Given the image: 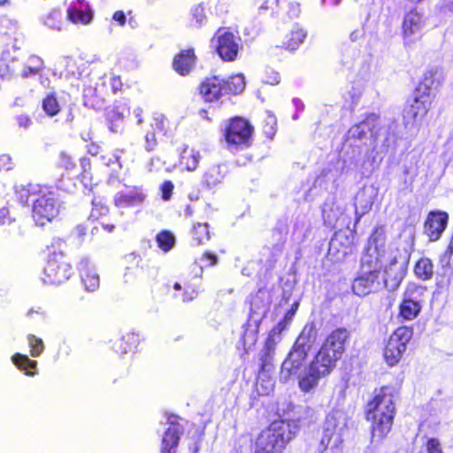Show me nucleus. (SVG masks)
<instances>
[{
	"mask_svg": "<svg viewBox=\"0 0 453 453\" xmlns=\"http://www.w3.org/2000/svg\"><path fill=\"white\" fill-rule=\"evenodd\" d=\"M348 337L349 333L346 329L339 328L333 331L309 365L303 369L316 338L312 326H304L281 365L280 380L288 382L292 378H297L303 392L311 391L321 379L328 376L335 368L337 361L344 352Z\"/></svg>",
	"mask_w": 453,
	"mask_h": 453,
	"instance_id": "f257e3e1",
	"label": "nucleus"
},
{
	"mask_svg": "<svg viewBox=\"0 0 453 453\" xmlns=\"http://www.w3.org/2000/svg\"><path fill=\"white\" fill-rule=\"evenodd\" d=\"M395 391L391 387L375 390L369 402L366 418L372 422V441L382 440L391 430L395 415Z\"/></svg>",
	"mask_w": 453,
	"mask_h": 453,
	"instance_id": "f03ea898",
	"label": "nucleus"
},
{
	"mask_svg": "<svg viewBox=\"0 0 453 453\" xmlns=\"http://www.w3.org/2000/svg\"><path fill=\"white\" fill-rule=\"evenodd\" d=\"M20 199L26 196L25 203H32V218L35 224L43 226L56 219L61 209V203L55 192L48 188L29 184L22 188Z\"/></svg>",
	"mask_w": 453,
	"mask_h": 453,
	"instance_id": "7ed1b4c3",
	"label": "nucleus"
},
{
	"mask_svg": "<svg viewBox=\"0 0 453 453\" xmlns=\"http://www.w3.org/2000/svg\"><path fill=\"white\" fill-rule=\"evenodd\" d=\"M298 431L295 420H275L259 434L253 453H282Z\"/></svg>",
	"mask_w": 453,
	"mask_h": 453,
	"instance_id": "20e7f679",
	"label": "nucleus"
},
{
	"mask_svg": "<svg viewBox=\"0 0 453 453\" xmlns=\"http://www.w3.org/2000/svg\"><path fill=\"white\" fill-rule=\"evenodd\" d=\"M413 237L406 241L403 247V254L398 255V252H390L382 265L384 268V279L382 280L384 288L389 291L395 290L401 284L407 269V265L412 251Z\"/></svg>",
	"mask_w": 453,
	"mask_h": 453,
	"instance_id": "39448f33",
	"label": "nucleus"
},
{
	"mask_svg": "<svg viewBox=\"0 0 453 453\" xmlns=\"http://www.w3.org/2000/svg\"><path fill=\"white\" fill-rule=\"evenodd\" d=\"M43 68V60L36 55L29 56L25 63H21L10 50H4L0 54V76L3 78L12 75L28 78L37 75Z\"/></svg>",
	"mask_w": 453,
	"mask_h": 453,
	"instance_id": "423d86ee",
	"label": "nucleus"
},
{
	"mask_svg": "<svg viewBox=\"0 0 453 453\" xmlns=\"http://www.w3.org/2000/svg\"><path fill=\"white\" fill-rule=\"evenodd\" d=\"M385 233L381 227H376L368 241V247L361 257L360 270H374L380 273V269L388 257L385 250Z\"/></svg>",
	"mask_w": 453,
	"mask_h": 453,
	"instance_id": "0eeeda50",
	"label": "nucleus"
},
{
	"mask_svg": "<svg viewBox=\"0 0 453 453\" xmlns=\"http://www.w3.org/2000/svg\"><path fill=\"white\" fill-rule=\"evenodd\" d=\"M349 417L344 411L334 410L326 418L321 443L338 449L348 431Z\"/></svg>",
	"mask_w": 453,
	"mask_h": 453,
	"instance_id": "6e6552de",
	"label": "nucleus"
},
{
	"mask_svg": "<svg viewBox=\"0 0 453 453\" xmlns=\"http://www.w3.org/2000/svg\"><path fill=\"white\" fill-rule=\"evenodd\" d=\"M427 22L424 12L418 8L405 12L402 20V37L405 47L411 48L421 38Z\"/></svg>",
	"mask_w": 453,
	"mask_h": 453,
	"instance_id": "1a4fd4ad",
	"label": "nucleus"
},
{
	"mask_svg": "<svg viewBox=\"0 0 453 453\" xmlns=\"http://www.w3.org/2000/svg\"><path fill=\"white\" fill-rule=\"evenodd\" d=\"M72 266L65 261L62 251L50 250L42 280L46 284L58 285L66 281L72 275Z\"/></svg>",
	"mask_w": 453,
	"mask_h": 453,
	"instance_id": "9d476101",
	"label": "nucleus"
},
{
	"mask_svg": "<svg viewBox=\"0 0 453 453\" xmlns=\"http://www.w3.org/2000/svg\"><path fill=\"white\" fill-rule=\"evenodd\" d=\"M412 335V328L408 326H400L390 335L384 349V358L389 366L399 363Z\"/></svg>",
	"mask_w": 453,
	"mask_h": 453,
	"instance_id": "9b49d317",
	"label": "nucleus"
},
{
	"mask_svg": "<svg viewBox=\"0 0 453 453\" xmlns=\"http://www.w3.org/2000/svg\"><path fill=\"white\" fill-rule=\"evenodd\" d=\"M240 37L226 28H219L211 40L212 46L225 61L235 59L240 44Z\"/></svg>",
	"mask_w": 453,
	"mask_h": 453,
	"instance_id": "f8f14e48",
	"label": "nucleus"
},
{
	"mask_svg": "<svg viewBox=\"0 0 453 453\" xmlns=\"http://www.w3.org/2000/svg\"><path fill=\"white\" fill-rule=\"evenodd\" d=\"M252 134L250 123L242 118L231 120L225 132V139L230 150L246 147Z\"/></svg>",
	"mask_w": 453,
	"mask_h": 453,
	"instance_id": "ddd939ff",
	"label": "nucleus"
},
{
	"mask_svg": "<svg viewBox=\"0 0 453 453\" xmlns=\"http://www.w3.org/2000/svg\"><path fill=\"white\" fill-rule=\"evenodd\" d=\"M384 288L379 273L374 270H359L352 282L353 293L358 296H365L369 294L380 291Z\"/></svg>",
	"mask_w": 453,
	"mask_h": 453,
	"instance_id": "4468645a",
	"label": "nucleus"
},
{
	"mask_svg": "<svg viewBox=\"0 0 453 453\" xmlns=\"http://www.w3.org/2000/svg\"><path fill=\"white\" fill-rule=\"evenodd\" d=\"M284 331L283 323L276 325L269 333L265 346L260 351V369L263 372H269L273 367L276 345L281 341V333Z\"/></svg>",
	"mask_w": 453,
	"mask_h": 453,
	"instance_id": "2eb2a0df",
	"label": "nucleus"
},
{
	"mask_svg": "<svg viewBox=\"0 0 453 453\" xmlns=\"http://www.w3.org/2000/svg\"><path fill=\"white\" fill-rule=\"evenodd\" d=\"M432 104V96L427 94L415 92L413 99L409 102L403 111L405 125L422 120L426 115Z\"/></svg>",
	"mask_w": 453,
	"mask_h": 453,
	"instance_id": "dca6fc26",
	"label": "nucleus"
},
{
	"mask_svg": "<svg viewBox=\"0 0 453 453\" xmlns=\"http://www.w3.org/2000/svg\"><path fill=\"white\" fill-rule=\"evenodd\" d=\"M425 289L421 287L410 286L400 305V316L405 320L414 319L421 311L419 297Z\"/></svg>",
	"mask_w": 453,
	"mask_h": 453,
	"instance_id": "f3484780",
	"label": "nucleus"
},
{
	"mask_svg": "<svg viewBox=\"0 0 453 453\" xmlns=\"http://www.w3.org/2000/svg\"><path fill=\"white\" fill-rule=\"evenodd\" d=\"M77 269L84 289L89 293L96 292L100 287V276L91 259L81 257Z\"/></svg>",
	"mask_w": 453,
	"mask_h": 453,
	"instance_id": "a211bd4d",
	"label": "nucleus"
},
{
	"mask_svg": "<svg viewBox=\"0 0 453 453\" xmlns=\"http://www.w3.org/2000/svg\"><path fill=\"white\" fill-rule=\"evenodd\" d=\"M449 220V215L442 211H430L424 224V233L431 242L440 239Z\"/></svg>",
	"mask_w": 453,
	"mask_h": 453,
	"instance_id": "6ab92c4d",
	"label": "nucleus"
},
{
	"mask_svg": "<svg viewBox=\"0 0 453 453\" xmlns=\"http://www.w3.org/2000/svg\"><path fill=\"white\" fill-rule=\"evenodd\" d=\"M396 125L391 122L388 126L381 127L374 138L373 150L376 155H384L394 150L396 143Z\"/></svg>",
	"mask_w": 453,
	"mask_h": 453,
	"instance_id": "aec40b11",
	"label": "nucleus"
},
{
	"mask_svg": "<svg viewBox=\"0 0 453 453\" xmlns=\"http://www.w3.org/2000/svg\"><path fill=\"white\" fill-rule=\"evenodd\" d=\"M39 22L46 29L53 33H61L66 31L69 27L65 13L60 7H53L39 18Z\"/></svg>",
	"mask_w": 453,
	"mask_h": 453,
	"instance_id": "412c9836",
	"label": "nucleus"
},
{
	"mask_svg": "<svg viewBox=\"0 0 453 453\" xmlns=\"http://www.w3.org/2000/svg\"><path fill=\"white\" fill-rule=\"evenodd\" d=\"M178 417L171 415L167 418L169 426L162 439L161 453H175L179 443L180 434L182 433L181 426L178 424Z\"/></svg>",
	"mask_w": 453,
	"mask_h": 453,
	"instance_id": "4be33fe9",
	"label": "nucleus"
},
{
	"mask_svg": "<svg viewBox=\"0 0 453 453\" xmlns=\"http://www.w3.org/2000/svg\"><path fill=\"white\" fill-rule=\"evenodd\" d=\"M321 211L325 224L334 226L342 217L345 208L342 202L331 196L326 199Z\"/></svg>",
	"mask_w": 453,
	"mask_h": 453,
	"instance_id": "5701e85b",
	"label": "nucleus"
},
{
	"mask_svg": "<svg viewBox=\"0 0 453 453\" xmlns=\"http://www.w3.org/2000/svg\"><path fill=\"white\" fill-rule=\"evenodd\" d=\"M146 198V194L142 188L134 187L118 192L114 196V203L117 207L127 208L142 204Z\"/></svg>",
	"mask_w": 453,
	"mask_h": 453,
	"instance_id": "b1692460",
	"label": "nucleus"
},
{
	"mask_svg": "<svg viewBox=\"0 0 453 453\" xmlns=\"http://www.w3.org/2000/svg\"><path fill=\"white\" fill-rule=\"evenodd\" d=\"M377 122V116L372 114L368 116L365 119L352 126L347 134V140L354 142L360 141L364 142L368 139L369 136H372V128L375 127Z\"/></svg>",
	"mask_w": 453,
	"mask_h": 453,
	"instance_id": "393cba45",
	"label": "nucleus"
},
{
	"mask_svg": "<svg viewBox=\"0 0 453 453\" xmlns=\"http://www.w3.org/2000/svg\"><path fill=\"white\" fill-rule=\"evenodd\" d=\"M128 112L129 107L124 101L116 102L107 110L106 119L109 121V127L112 132L118 133L120 131L122 121Z\"/></svg>",
	"mask_w": 453,
	"mask_h": 453,
	"instance_id": "a878e982",
	"label": "nucleus"
},
{
	"mask_svg": "<svg viewBox=\"0 0 453 453\" xmlns=\"http://www.w3.org/2000/svg\"><path fill=\"white\" fill-rule=\"evenodd\" d=\"M200 94L207 102L218 100L225 94L222 80L218 76L207 78L200 85Z\"/></svg>",
	"mask_w": 453,
	"mask_h": 453,
	"instance_id": "bb28decb",
	"label": "nucleus"
},
{
	"mask_svg": "<svg viewBox=\"0 0 453 453\" xmlns=\"http://www.w3.org/2000/svg\"><path fill=\"white\" fill-rule=\"evenodd\" d=\"M195 53L192 50L180 51L173 59V69L180 75L188 74L195 64Z\"/></svg>",
	"mask_w": 453,
	"mask_h": 453,
	"instance_id": "cd10ccee",
	"label": "nucleus"
},
{
	"mask_svg": "<svg viewBox=\"0 0 453 453\" xmlns=\"http://www.w3.org/2000/svg\"><path fill=\"white\" fill-rule=\"evenodd\" d=\"M226 173V166L225 165H216L209 167L203 174V183L208 188H216L219 185Z\"/></svg>",
	"mask_w": 453,
	"mask_h": 453,
	"instance_id": "c85d7f7f",
	"label": "nucleus"
},
{
	"mask_svg": "<svg viewBox=\"0 0 453 453\" xmlns=\"http://www.w3.org/2000/svg\"><path fill=\"white\" fill-rule=\"evenodd\" d=\"M265 292L259 291L250 303V311L252 317H257L256 320L261 319L263 317H265L269 309V302L267 299L265 300Z\"/></svg>",
	"mask_w": 453,
	"mask_h": 453,
	"instance_id": "c756f323",
	"label": "nucleus"
},
{
	"mask_svg": "<svg viewBox=\"0 0 453 453\" xmlns=\"http://www.w3.org/2000/svg\"><path fill=\"white\" fill-rule=\"evenodd\" d=\"M372 197L367 196L365 190H361L357 194L355 203L357 222L372 209Z\"/></svg>",
	"mask_w": 453,
	"mask_h": 453,
	"instance_id": "7c9ffc66",
	"label": "nucleus"
},
{
	"mask_svg": "<svg viewBox=\"0 0 453 453\" xmlns=\"http://www.w3.org/2000/svg\"><path fill=\"white\" fill-rule=\"evenodd\" d=\"M12 360L13 364L21 371H24L26 374L33 376L35 374V369L37 362L31 360L27 356L17 353L12 356Z\"/></svg>",
	"mask_w": 453,
	"mask_h": 453,
	"instance_id": "2f4dec72",
	"label": "nucleus"
},
{
	"mask_svg": "<svg viewBox=\"0 0 453 453\" xmlns=\"http://www.w3.org/2000/svg\"><path fill=\"white\" fill-rule=\"evenodd\" d=\"M414 273L422 280H430L434 275V265L432 261L427 257L420 258L415 265Z\"/></svg>",
	"mask_w": 453,
	"mask_h": 453,
	"instance_id": "473e14b6",
	"label": "nucleus"
},
{
	"mask_svg": "<svg viewBox=\"0 0 453 453\" xmlns=\"http://www.w3.org/2000/svg\"><path fill=\"white\" fill-rule=\"evenodd\" d=\"M222 83L225 94H239L245 88V79L241 73L231 76L227 81L222 80Z\"/></svg>",
	"mask_w": 453,
	"mask_h": 453,
	"instance_id": "72a5a7b5",
	"label": "nucleus"
},
{
	"mask_svg": "<svg viewBox=\"0 0 453 453\" xmlns=\"http://www.w3.org/2000/svg\"><path fill=\"white\" fill-rule=\"evenodd\" d=\"M199 160L200 153L198 151L188 148L183 150L180 156V165H183L188 171L196 170Z\"/></svg>",
	"mask_w": 453,
	"mask_h": 453,
	"instance_id": "f704fd0d",
	"label": "nucleus"
},
{
	"mask_svg": "<svg viewBox=\"0 0 453 453\" xmlns=\"http://www.w3.org/2000/svg\"><path fill=\"white\" fill-rule=\"evenodd\" d=\"M435 74L436 72L434 70L426 71L424 73L422 81L419 83L415 92L419 94H427L431 96V92L436 84V81L434 78Z\"/></svg>",
	"mask_w": 453,
	"mask_h": 453,
	"instance_id": "c9c22d12",
	"label": "nucleus"
},
{
	"mask_svg": "<svg viewBox=\"0 0 453 453\" xmlns=\"http://www.w3.org/2000/svg\"><path fill=\"white\" fill-rule=\"evenodd\" d=\"M306 32L298 27H295L289 35L288 42L285 43L286 48L290 50H296L306 38Z\"/></svg>",
	"mask_w": 453,
	"mask_h": 453,
	"instance_id": "e433bc0d",
	"label": "nucleus"
},
{
	"mask_svg": "<svg viewBox=\"0 0 453 453\" xmlns=\"http://www.w3.org/2000/svg\"><path fill=\"white\" fill-rule=\"evenodd\" d=\"M156 241L157 246L164 251H170L175 244V237L169 231H162L157 234Z\"/></svg>",
	"mask_w": 453,
	"mask_h": 453,
	"instance_id": "4c0bfd02",
	"label": "nucleus"
},
{
	"mask_svg": "<svg viewBox=\"0 0 453 453\" xmlns=\"http://www.w3.org/2000/svg\"><path fill=\"white\" fill-rule=\"evenodd\" d=\"M137 342V335L134 334H128L123 336L118 342L115 343L114 349L116 352L127 354L132 351L133 345Z\"/></svg>",
	"mask_w": 453,
	"mask_h": 453,
	"instance_id": "58836bf2",
	"label": "nucleus"
},
{
	"mask_svg": "<svg viewBox=\"0 0 453 453\" xmlns=\"http://www.w3.org/2000/svg\"><path fill=\"white\" fill-rule=\"evenodd\" d=\"M193 239L196 241L197 245L203 244L210 239L208 225L206 223H197L192 229Z\"/></svg>",
	"mask_w": 453,
	"mask_h": 453,
	"instance_id": "ea45409f",
	"label": "nucleus"
},
{
	"mask_svg": "<svg viewBox=\"0 0 453 453\" xmlns=\"http://www.w3.org/2000/svg\"><path fill=\"white\" fill-rule=\"evenodd\" d=\"M0 31L5 35L16 36L19 32L18 21L8 17L1 18Z\"/></svg>",
	"mask_w": 453,
	"mask_h": 453,
	"instance_id": "a19ab883",
	"label": "nucleus"
},
{
	"mask_svg": "<svg viewBox=\"0 0 453 453\" xmlns=\"http://www.w3.org/2000/svg\"><path fill=\"white\" fill-rule=\"evenodd\" d=\"M65 17L67 19V22H71L75 25H88L91 22L93 19V13H82L80 12H74L73 15H71L70 11H66Z\"/></svg>",
	"mask_w": 453,
	"mask_h": 453,
	"instance_id": "79ce46f5",
	"label": "nucleus"
},
{
	"mask_svg": "<svg viewBox=\"0 0 453 453\" xmlns=\"http://www.w3.org/2000/svg\"><path fill=\"white\" fill-rule=\"evenodd\" d=\"M27 343L30 348V355L33 357H38L42 355V353L44 351V343L41 338L36 337L34 334H28L27 337Z\"/></svg>",
	"mask_w": 453,
	"mask_h": 453,
	"instance_id": "37998d69",
	"label": "nucleus"
},
{
	"mask_svg": "<svg viewBox=\"0 0 453 453\" xmlns=\"http://www.w3.org/2000/svg\"><path fill=\"white\" fill-rule=\"evenodd\" d=\"M343 237V234H336L334 237L332 238V240L329 242V253H333L335 250L339 253L340 257H344L345 255L348 254L349 250V245L342 247V250L338 249L339 245L342 243ZM345 241L348 242V244H349V239L347 237H345Z\"/></svg>",
	"mask_w": 453,
	"mask_h": 453,
	"instance_id": "c03bdc74",
	"label": "nucleus"
},
{
	"mask_svg": "<svg viewBox=\"0 0 453 453\" xmlns=\"http://www.w3.org/2000/svg\"><path fill=\"white\" fill-rule=\"evenodd\" d=\"M42 108L44 111L50 116L56 115L60 110L58 102L53 94L48 95L43 99Z\"/></svg>",
	"mask_w": 453,
	"mask_h": 453,
	"instance_id": "a18cd8bd",
	"label": "nucleus"
},
{
	"mask_svg": "<svg viewBox=\"0 0 453 453\" xmlns=\"http://www.w3.org/2000/svg\"><path fill=\"white\" fill-rule=\"evenodd\" d=\"M66 11H70L71 15H73L74 12H80L82 13H93L89 4L85 0L71 1Z\"/></svg>",
	"mask_w": 453,
	"mask_h": 453,
	"instance_id": "49530a36",
	"label": "nucleus"
},
{
	"mask_svg": "<svg viewBox=\"0 0 453 453\" xmlns=\"http://www.w3.org/2000/svg\"><path fill=\"white\" fill-rule=\"evenodd\" d=\"M192 25L194 27H199L203 25L206 20L205 11L204 8L201 5H196L192 9Z\"/></svg>",
	"mask_w": 453,
	"mask_h": 453,
	"instance_id": "de8ad7c7",
	"label": "nucleus"
},
{
	"mask_svg": "<svg viewBox=\"0 0 453 453\" xmlns=\"http://www.w3.org/2000/svg\"><path fill=\"white\" fill-rule=\"evenodd\" d=\"M277 119L273 114L268 113L264 121V133L267 137L273 138L276 133Z\"/></svg>",
	"mask_w": 453,
	"mask_h": 453,
	"instance_id": "09e8293b",
	"label": "nucleus"
},
{
	"mask_svg": "<svg viewBox=\"0 0 453 453\" xmlns=\"http://www.w3.org/2000/svg\"><path fill=\"white\" fill-rule=\"evenodd\" d=\"M167 120L163 115H156L153 118V122L151 123V130L157 133H165L166 127Z\"/></svg>",
	"mask_w": 453,
	"mask_h": 453,
	"instance_id": "8fccbe9b",
	"label": "nucleus"
},
{
	"mask_svg": "<svg viewBox=\"0 0 453 453\" xmlns=\"http://www.w3.org/2000/svg\"><path fill=\"white\" fill-rule=\"evenodd\" d=\"M157 145V141L156 138V133L154 131H147L144 136V144L143 147L146 151L150 152L155 150Z\"/></svg>",
	"mask_w": 453,
	"mask_h": 453,
	"instance_id": "3c124183",
	"label": "nucleus"
},
{
	"mask_svg": "<svg viewBox=\"0 0 453 453\" xmlns=\"http://www.w3.org/2000/svg\"><path fill=\"white\" fill-rule=\"evenodd\" d=\"M265 83L270 85H277L280 81V76L278 72L273 69L267 68L265 71V76L263 78Z\"/></svg>",
	"mask_w": 453,
	"mask_h": 453,
	"instance_id": "603ef678",
	"label": "nucleus"
},
{
	"mask_svg": "<svg viewBox=\"0 0 453 453\" xmlns=\"http://www.w3.org/2000/svg\"><path fill=\"white\" fill-rule=\"evenodd\" d=\"M14 167L15 163L11 155L5 153L0 155V172H9Z\"/></svg>",
	"mask_w": 453,
	"mask_h": 453,
	"instance_id": "864d4df0",
	"label": "nucleus"
},
{
	"mask_svg": "<svg viewBox=\"0 0 453 453\" xmlns=\"http://www.w3.org/2000/svg\"><path fill=\"white\" fill-rule=\"evenodd\" d=\"M174 188V185L171 180H165L160 187L162 199L164 201L170 200L173 190Z\"/></svg>",
	"mask_w": 453,
	"mask_h": 453,
	"instance_id": "5fc2aeb1",
	"label": "nucleus"
},
{
	"mask_svg": "<svg viewBox=\"0 0 453 453\" xmlns=\"http://www.w3.org/2000/svg\"><path fill=\"white\" fill-rule=\"evenodd\" d=\"M426 453H442L440 442L436 439H429L426 446Z\"/></svg>",
	"mask_w": 453,
	"mask_h": 453,
	"instance_id": "6e6d98bb",
	"label": "nucleus"
},
{
	"mask_svg": "<svg viewBox=\"0 0 453 453\" xmlns=\"http://www.w3.org/2000/svg\"><path fill=\"white\" fill-rule=\"evenodd\" d=\"M197 296V291L190 287V286H185L183 293L181 294V300L183 302H189L194 300Z\"/></svg>",
	"mask_w": 453,
	"mask_h": 453,
	"instance_id": "4d7b16f0",
	"label": "nucleus"
},
{
	"mask_svg": "<svg viewBox=\"0 0 453 453\" xmlns=\"http://www.w3.org/2000/svg\"><path fill=\"white\" fill-rule=\"evenodd\" d=\"M14 222L7 208L0 209V226H10Z\"/></svg>",
	"mask_w": 453,
	"mask_h": 453,
	"instance_id": "13d9d810",
	"label": "nucleus"
},
{
	"mask_svg": "<svg viewBox=\"0 0 453 453\" xmlns=\"http://www.w3.org/2000/svg\"><path fill=\"white\" fill-rule=\"evenodd\" d=\"M16 121H17L18 126L24 129L29 128L33 123L30 117L27 115H25V114L17 116Z\"/></svg>",
	"mask_w": 453,
	"mask_h": 453,
	"instance_id": "bf43d9fd",
	"label": "nucleus"
},
{
	"mask_svg": "<svg viewBox=\"0 0 453 453\" xmlns=\"http://www.w3.org/2000/svg\"><path fill=\"white\" fill-rule=\"evenodd\" d=\"M92 211H91V217L93 218H98L100 215L105 214L108 211L107 207L96 203L95 201L92 202Z\"/></svg>",
	"mask_w": 453,
	"mask_h": 453,
	"instance_id": "052dcab7",
	"label": "nucleus"
},
{
	"mask_svg": "<svg viewBox=\"0 0 453 453\" xmlns=\"http://www.w3.org/2000/svg\"><path fill=\"white\" fill-rule=\"evenodd\" d=\"M110 86L111 89L113 93H117L122 88V81L119 77L112 76L110 79Z\"/></svg>",
	"mask_w": 453,
	"mask_h": 453,
	"instance_id": "680f3d73",
	"label": "nucleus"
},
{
	"mask_svg": "<svg viewBox=\"0 0 453 453\" xmlns=\"http://www.w3.org/2000/svg\"><path fill=\"white\" fill-rule=\"evenodd\" d=\"M112 19L119 23V26L123 27L127 22V17L122 11H117L112 15Z\"/></svg>",
	"mask_w": 453,
	"mask_h": 453,
	"instance_id": "e2e57ef3",
	"label": "nucleus"
},
{
	"mask_svg": "<svg viewBox=\"0 0 453 453\" xmlns=\"http://www.w3.org/2000/svg\"><path fill=\"white\" fill-rule=\"evenodd\" d=\"M202 260L208 261L207 265H215L218 263V257L215 254L206 251L202 257Z\"/></svg>",
	"mask_w": 453,
	"mask_h": 453,
	"instance_id": "0e129e2a",
	"label": "nucleus"
},
{
	"mask_svg": "<svg viewBox=\"0 0 453 453\" xmlns=\"http://www.w3.org/2000/svg\"><path fill=\"white\" fill-rule=\"evenodd\" d=\"M295 312H293L290 309L286 312L285 316H284V319L280 321L277 325H280L281 323H283V326H284V330L286 329V327L288 326V325L291 322L293 317L295 316Z\"/></svg>",
	"mask_w": 453,
	"mask_h": 453,
	"instance_id": "69168bd1",
	"label": "nucleus"
},
{
	"mask_svg": "<svg viewBox=\"0 0 453 453\" xmlns=\"http://www.w3.org/2000/svg\"><path fill=\"white\" fill-rule=\"evenodd\" d=\"M142 109L141 107H136L134 109V115L137 119V124L140 125L142 123Z\"/></svg>",
	"mask_w": 453,
	"mask_h": 453,
	"instance_id": "338daca9",
	"label": "nucleus"
},
{
	"mask_svg": "<svg viewBox=\"0 0 453 453\" xmlns=\"http://www.w3.org/2000/svg\"><path fill=\"white\" fill-rule=\"evenodd\" d=\"M363 36V30L362 29H357L355 31H353L350 35H349V38L352 42H356L357 41L359 38H361Z\"/></svg>",
	"mask_w": 453,
	"mask_h": 453,
	"instance_id": "774afa93",
	"label": "nucleus"
}]
</instances>
